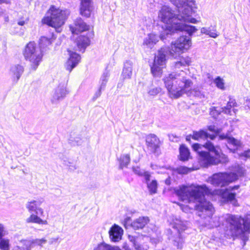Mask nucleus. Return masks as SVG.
<instances>
[{
    "instance_id": "1",
    "label": "nucleus",
    "mask_w": 250,
    "mask_h": 250,
    "mask_svg": "<svg viewBox=\"0 0 250 250\" xmlns=\"http://www.w3.org/2000/svg\"><path fill=\"white\" fill-rule=\"evenodd\" d=\"M239 186L229 187L225 190H215L213 192L206 185H182L174 188V191L179 198L183 202L188 203H193L196 210L197 215L203 219H211L214 208L212 205L205 199V195L213 194H218L228 201H232L235 199L236 193L232 192L237 189Z\"/></svg>"
},
{
    "instance_id": "2",
    "label": "nucleus",
    "mask_w": 250,
    "mask_h": 250,
    "mask_svg": "<svg viewBox=\"0 0 250 250\" xmlns=\"http://www.w3.org/2000/svg\"><path fill=\"white\" fill-rule=\"evenodd\" d=\"M179 14L176 15L169 7L163 6L159 13V18L165 23L166 29L162 33L160 38L164 41L167 39L169 35L178 32L185 31L189 35L195 33L197 29L194 26L188 25L186 22L196 23L197 20L192 18V9L190 6H186L183 8H178Z\"/></svg>"
},
{
    "instance_id": "3",
    "label": "nucleus",
    "mask_w": 250,
    "mask_h": 250,
    "mask_svg": "<svg viewBox=\"0 0 250 250\" xmlns=\"http://www.w3.org/2000/svg\"><path fill=\"white\" fill-rule=\"evenodd\" d=\"M163 81L171 98L177 99L185 94L188 96H193L199 99L205 97L204 93L199 88H191L193 82L186 77L183 71L169 74L163 79Z\"/></svg>"
},
{
    "instance_id": "4",
    "label": "nucleus",
    "mask_w": 250,
    "mask_h": 250,
    "mask_svg": "<svg viewBox=\"0 0 250 250\" xmlns=\"http://www.w3.org/2000/svg\"><path fill=\"white\" fill-rule=\"evenodd\" d=\"M224 219L225 234L228 237H236L240 238L245 245L250 234V214H248L245 218L228 214L224 216Z\"/></svg>"
},
{
    "instance_id": "5",
    "label": "nucleus",
    "mask_w": 250,
    "mask_h": 250,
    "mask_svg": "<svg viewBox=\"0 0 250 250\" xmlns=\"http://www.w3.org/2000/svg\"><path fill=\"white\" fill-rule=\"evenodd\" d=\"M192 147L198 153L199 162L203 167L216 165L219 163L226 164L229 162L228 157L221 153L219 147L214 146L210 141H207L204 145L194 144Z\"/></svg>"
},
{
    "instance_id": "6",
    "label": "nucleus",
    "mask_w": 250,
    "mask_h": 250,
    "mask_svg": "<svg viewBox=\"0 0 250 250\" xmlns=\"http://www.w3.org/2000/svg\"><path fill=\"white\" fill-rule=\"evenodd\" d=\"M70 14L68 9H61L54 5H51L42 19L43 23L54 27L57 32H61V27Z\"/></svg>"
},
{
    "instance_id": "7",
    "label": "nucleus",
    "mask_w": 250,
    "mask_h": 250,
    "mask_svg": "<svg viewBox=\"0 0 250 250\" xmlns=\"http://www.w3.org/2000/svg\"><path fill=\"white\" fill-rule=\"evenodd\" d=\"M43 50L38 47L34 42H29L23 52V56L29 62L31 68L36 70L42 61Z\"/></svg>"
},
{
    "instance_id": "8",
    "label": "nucleus",
    "mask_w": 250,
    "mask_h": 250,
    "mask_svg": "<svg viewBox=\"0 0 250 250\" xmlns=\"http://www.w3.org/2000/svg\"><path fill=\"white\" fill-rule=\"evenodd\" d=\"M180 36L176 41L172 42L169 48V54L173 58H176L191 47L192 43L190 36Z\"/></svg>"
},
{
    "instance_id": "9",
    "label": "nucleus",
    "mask_w": 250,
    "mask_h": 250,
    "mask_svg": "<svg viewBox=\"0 0 250 250\" xmlns=\"http://www.w3.org/2000/svg\"><path fill=\"white\" fill-rule=\"evenodd\" d=\"M169 48H162L155 55L151 67V72L154 77H160L162 76L163 69L166 65V56L169 54Z\"/></svg>"
},
{
    "instance_id": "10",
    "label": "nucleus",
    "mask_w": 250,
    "mask_h": 250,
    "mask_svg": "<svg viewBox=\"0 0 250 250\" xmlns=\"http://www.w3.org/2000/svg\"><path fill=\"white\" fill-rule=\"evenodd\" d=\"M236 176L228 173H217L214 174L208 179L207 182L215 187H223L236 180Z\"/></svg>"
},
{
    "instance_id": "11",
    "label": "nucleus",
    "mask_w": 250,
    "mask_h": 250,
    "mask_svg": "<svg viewBox=\"0 0 250 250\" xmlns=\"http://www.w3.org/2000/svg\"><path fill=\"white\" fill-rule=\"evenodd\" d=\"M172 227L175 229V235L171 237L173 245L177 249H181L183 246L184 239L181 234V232L185 230L186 225L185 223L181 220L175 219L172 223H171Z\"/></svg>"
},
{
    "instance_id": "12",
    "label": "nucleus",
    "mask_w": 250,
    "mask_h": 250,
    "mask_svg": "<svg viewBox=\"0 0 250 250\" xmlns=\"http://www.w3.org/2000/svg\"><path fill=\"white\" fill-rule=\"evenodd\" d=\"M66 84L64 83L60 84L52 91L51 102L53 104H57L63 99L68 94Z\"/></svg>"
},
{
    "instance_id": "13",
    "label": "nucleus",
    "mask_w": 250,
    "mask_h": 250,
    "mask_svg": "<svg viewBox=\"0 0 250 250\" xmlns=\"http://www.w3.org/2000/svg\"><path fill=\"white\" fill-rule=\"evenodd\" d=\"M146 144L148 149L151 152L156 153L160 146L161 142L155 134H150L146 137Z\"/></svg>"
},
{
    "instance_id": "14",
    "label": "nucleus",
    "mask_w": 250,
    "mask_h": 250,
    "mask_svg": "<svg viewBox=\"0 0 250 250\" xmlns=\"http://www.w3.org/2000/svg\"><path fill=\"white\" fill-rule=\"evenodd\" d=\"M69 55V58L65 63V68L69 72L75 67L79 62L81 57L80 56L73 51L68 50Z\"/></svg>"
},
{
    "instance_id": "15",
    "label": "nucleus",
    "mask_w": 250,
    "mask_h": 250,
    "mask_svg": "<svg viewBox=\"0 0 250 250\" xmlns=\"http://www.w3.org/2000/svg\"><path fill=\"white\" fill-rule=\"evenodd\" d=\"M89 25H87L81 18L77 19L73 25L70 26V30L72 34H78L82 32L88 30Z\"/></svg>"
},
{
    "instance_id": "16",
    "label": "nucleus",
    "mask_w": 250,
    "mask_h": 250,
    "mask_svg": "<svg viewBox=\"0 0 250 250\" xmlns=\"http://www.w3.org/2000/svg\"><path fill=\"white\" fill-rule=\"evenodd\" d=\"M109 237L113 242H118L123 234V229L119 226L114 224L109 231Z\"/></svg>"
},
{
    "instance_id": "17",
    "label": "nucleus",
    "mask_w": 250,
    "mask_h": 250,
    "mask_svg": "<svg viewBox=\"0 0 250 250\" xmlns=\"http://www.w3.org/2000/svg\"><path fill=\"white\" fill-rule=\"evenodd\" d=\"M80 14L86 17L90 16L92 10V3L91 0H80Z\"/></svg>"
},
{
    "instance_id": "18",
    "label": "nucleus",
    "mask_w": 250,
    "mask_h": 250,
    "mask_svg": "<svg viewBox=\"0 0 250 250\" xmlns=\"http://www.w3.org/2000/svg\"><path fill=\"white\" fill-rule=\"evenodd\" d=\"M150 174H147L146 175L145 183L147 185V188L150 194L157 193L158 183L156 180H150Z\"/></svg>"
},
{
    "instance_id": "19",
    "label": "nucleus",
    "mask_w": 250,
    "mask_h": 250,
    "mask_svg": "<svg viewBox=\"0 0 250 250\" xmlns=\"http://www.w3.org/2000/svg\"><path fill=\"white\" fill-rule=\"evenodd\" d=\"M219 138L221 140L227 139L229 145L231 146H233V150L240 147L242 146L241 142L238 140L235 139L233 137H228V134H222L219 136Z\"/></svg>"
},
{
    "instance_id": "20",
    "label": "nucleus",
    "mask_w": 250,
    "mask_h": 250,
    "mask_svg": "<svg viewBox=\"0 0 250 250\" xmlns=\"http://www.w3.org/2000/svg\"><path fill=\"white\" fill-rule=\"evenodd\" d=\"M149 221L147 217H140L131 223V227L134 229H142L148 223Z\"/></svg>"
},
{
    "instance_id": "21",
    "label": "nucleus",
    "mask_w": 250,
    "mask_h": 250,
    "mask_svg": "<svg viewBox=\"0 0 250 250\" xmlns=\"http://www.w3.org/2000/svg\"><path fill=\"white\" fill-rule=\"evenodd\" d=\"M133 62L130 61H126L124 65L122 76L124 79L131 78L132 73Z\"/></svg>"
},
{
    "instance_id": "22",
    "label": "nucleus",
    "mask_w": 250,
    "mask_h": 250,
    "mask_svg": "<svg viewBox=\"0 0 250 250\" xmlns=\"http://www.w3.org/2000/svg\"><path fill=\"white\" fill-rule=\"evenodd\" d=\"M215 137V135H209L206 131L203 130H200L198 131H194L192 135V138L195 140L205 139L208 138H209L211 140H213Z\"/></svg>"
},
{
    "instance_id": "23",
    "label": "nucleus",
    "mask_w": 250,
    "mask_h": 250,
    "mask_svg": "<svg viewBox=\"0 0 250 250\" xmlns=\"http://www.w3.org/2000/svg\"><path fill=\"white\" fill-rule=\"evenodd\" d=\"M69 143L73 146L81 145L83 142L81 135L77 132H71L68 139Z\"/></svg>"
},
{
    "instance_id": "24",
    "label": "nucleus",
    "mask_w": 250,
    "mask_h": 250,
    "mask_svg": "<svg viewBox=\"0 0 250 250\" xmlns=\"http://www.w3.org/2000/svg\"><path fill=\"white\" fill-rule=\"evenodd\" d=\"M3 231L0 235V250H10V242L8 239L2 238L7 234V231L5 229L4 226L1 224Z\"/></svg>"
},
{
    "instance_id": "25",
    "label": "nucleus",
    "mask_w": 250,
    "mask_h": 250,
    "mask_svg": "<svg viewBox=\"0 0 250 250\" xmlns=\"http://www.w3.org/2000/svg\"><path fill=\"white\" fill-rule=\"evenodd\" d=\"M159 37L154 34H149L144 39L143 44L148 48H152L153 46L158 42Z\"/></svg>"
},
{
    "instance_id": "26",
    "label": "nucleus",
    "mask_w": 250,
    "mask_h": 250,
    "mask_svg": "<svg viewBox=\"0 0 250 250\" xmlns=\"http://www.w3.org/2000/svg\"><path fill=\"white\" fill-rule=\"evenodd\" d=\"M24 71L23 67L20 64L13 65L10 68V74L18 81Z\"/></svg>"
},
{
    "instance_id": "27",
    "label": "nucleus",
    "mask_w": 250,
    "mask_h": 250,
    "mask_svg": "<svg viewBox=\"0 0 250 250\" xmlns=\"http://www.w3.org/2000/svg\"><path fill=\"white\" fill-rule=\"evenodd\" d=\"M26 222L27 223H36L38 224H48V222L46 220L42 219L37 214H31L29 217L26 219Z\"/></svg>"
},
{
    "instance_id": "28",
    "label": "nucleus",
    "mask_w": 250,
    "mask_h": 250,
    "mask_svg": "<svg viewBox=\"0 0 250 250\" xmlns=\"http://www.w3.org/2000/svg\"><path fill=\"white\" fill-rule=\"evenodd\" d=\"M191 62V59L188 57H182L180 61L174 63V68H180L182 67L188 66Z\"/></svg>"
},
{
    "instance_id": "29",
    "label": "nucleus",
    "mask_w": 250,
    "mask_h": 250,
    "mask_svg": "<svg viewBox=\"0 0 250 250\" xmlns=\"http://www.w3.org/2000/svg\"><path fill=\"white\" fill-rule=\"evenodd\" d=\"M201 33L213 38H216L219 36V34L215 28L211 29V27H202L201 29Z\"/></svg>"
},
{
    "instance_id": "30",
    "label": "nucleus",
    "mask_w": 250,
    "mask_h": 250,
    "mask_svg": "<svg viewBox=\"0 0 250 250\" xmlns=\"http://www.w3.org/2000/svg\"><path fill=\"white\" fill-rule=\"evenodd\" d=\"M180 160L183 161H187L190 156L189 149L185 146L181 145L179 148Z\"/></svg>"
},
{
    "instance_id": "31",
    "label": "nucleus",
    "mask_w": 250,
    "mask_h": 250,
    "mask_svg": "<svg viewBox=\"0 0 250 250\" xmlns=\"http://www.w3.org/2000/svg\"><path fill=\"white\" fill-rule=\"evenodd\" d=\"M141 237H135L134 236L129 235L128 239L130 242H131L134 245V247L136 250H146L142 247L140 245Z\"/></svg>"
},
{
    "instance_id": "32",
    "label": "nucleus",
    "mask_w": 250,
    "mask_h": 250,
    "mask_svg": "<svg viewBox=\"0 0 250 250\" xmlns=\"http://www.w3.org/2000/svg\"><path fill=\"white\" fill-rule=\"evenodd\" d=\"M41 202L40 201L32 200L27 203L26 207L29 212H35L38 210V208H39Z\"/></svg>"
},
{
    "instance_id": "33",
    "label": "nucleus",
    "mask_w": 250,
    "mask_h": 250,
    "mask_svg": "<svg viewBox=\"0 0 250 250\" xmlns=\"http://www.w3.org/2000/svg\"><path fill=\"white\" fill-rule=\"evenodd\" d=\"M90 41L89 39L85 36H80L77 41V44L78 48L80 49H83L89 45Z\"/></svg>"
},
{
    "instance_id": "34",
    "label": "nucleus",
    "mask_w": 250,
    "mask_h": 250,
    "mask_svg": "<svg viewBox=\"0 0 250 250\" xmlns=\"http://www.w3.org/2000/svg\"><path fill=\"white\" fill-rule=\"evenodd\" d=\"M52 38H48L44 36H42L40 40L39 44L40 48L42 50H45L46 47L52 43Z\"/></svg>"
},
{
    "instance_id": "35",
    "label": "nucleus",
    "mask_w": 250,
    "mask_h": 250,
    "mask_svg": "<svg viewBox=\"0 0 250 250\" xmlns=\"http://www.w3.org/2000/svg\"><path fill=\"white\" fill-rule=\"evenodd\" d=\"M169 1L178 8H185L186 6H189L188 1L191 0H169Z\"/></svg>"
},
{
    "instance_id": "36",
    "label": "nucleus",
    "mask_w": 250,
    "mask_h": 250,
    "mask_svg": "<svg viewBox=\"0 0 250 250\" xmlns=\"http://www.w3.org/2000/svg\"><path fill=\"white\" fill-rule=\"evenodd\" d=\"M21 243L22 246V250H31L34 247L33 240H22L21 241Z\"/></svg>"
},
{
    "instance_id": "37",
    "label": "nucleus",
    "mask_w": 250,
    "mask_h": 250,
    "mask_svg": "<svg viewBox=\"0 0 250 250\" xmlns=\"http://www.w3.org/2000/svg\"><path fill=\"white\" fill-rule=\"evenodd\" d=\"M130 162V157L128 154L122 155L120 159V167L123 168L124 167L127 166Z\"/></svg>"
},
{
    "instance_id": "38",
    "label": "nucleus",
    "mask_w": 250,
    "mask_h": 250,
    "mask_svg": "<svg viewBox=\"0 0 250 250\" xmlns=\"http://www.w3.org/2000/svg\"><path fill=\"white\" fill-rule=\"evenodd\" d=\"M213 82L217 88L222 90L225 89V82L223 79L218 76L214 80Z\"/></svg>"
},
{
    "instance_id": "39",
    "label": "nucleus",
    "mask_w": 250,
    "mask_h": 250,
    "mask_svg": "<svg viewBox=\"0 0 250 250\" xmlns=\"http://www.w3.org/2000/svg\"><path fill=\"white\" fill-rule=\"evenodd\" d=\"M235 172H229V174H233L236 176V180L239 177L242 176L245 173V169L242 167L238 166L237 167H236Z\"/></svg>"
},
{
    "instance_id": "40",
    "label": "nucleus",
    "mask_w": 250,
    "mask_h": 250,
    "mask_svg": "<svg viewBox=\"0 0 250 250\" xmlns=\"http://www.w3.org/2000/svg\"><path fill=\"white\" fill-rule=\"evenodd\" d=\"M98 247L100 250H121L118 247L112 246L106 244H102Z\"/></svg>"
},
{
    "instance_id": "41",
    "label": "nucleus",
    "mask_w": 250,
    "mask_h": 250,
    "mask_svg": "<svg viewBox=\"0 0 250 250\" xmlns=\"http://www.w3.org/2000/svg\"><path fill=\"white\" fill-rule=\"evenodd\" d=\"M132 170L133 172L136 174L138 175L139 176H144L145 179H146V175L148 174H150L149 172L145 171L144 169H141L139 167H133Z\"/></svg>"
},
{
    "instance_id": "42",
    "label": "nucleus",
    "mask_w": 250,
    "mask_h": 250,
    "mask_svg": "<svg viewBox=\"0 0 250 250\" xmlns=\"http://www.w3.org/2000/svg\"><path fill=\"white\" fill-rule=\"evenodd\" d=\"M235 102L233 101H229L227 105L224 108H221L222 112L227 114H231V108L232 106H234Z\"/></svg>"
},
{
    "instance_id": "43",
    "label": "nucleus",
    "mask_w": 250,
    "mask_h": 250,
    "mask_svg": "<svg viewBox=\"0 0 250 250\" xmlns=\"http://www.w3.org/2000/svg\"><path fill=\"white\" fill-rule=\"evenodd\" d=\"M109 74L108 72H105L103 73V75L101 77V89L104 88V86H105V84L107 82L108 78L109 77Z\"/></svg>"
},
{
    "instance_id": "44",
    "label": "nucleus",
    "mask_w": 250,
    "mask_h": 250,
    "mask_svg": "<svg viewBox=\"0 0 250 250\" xmlns=\"http://www.w3.org/2000/svg\"><path fill=\"white\" fill-rule=\"evenodd\" d=\"M221 112L222 110L220 107H212L210 109V114L213 118H216Z\"/></svg>"
},
{
    "instance_id": "45",
    "label": "nucleus",
    "mask_w": 250,
    "mask_h": 250,
    "mask_svg": "<svg viewBox=\"0 0 250 250\" xmlns=\"http://www.w3.org/2000/svg\"><path fill=\"white\" fill-rule=\"evenodd\" d=\"M33 240V245L35 247V246H39L41 247H43V245L45 244L47 240L45 238H42V239H32Z\"/></svg>"
},
{
    "instance_id": "46",
    "label": "nucleus",
    "mask_w": 250,
    "mask_h": 250,
    "mask_svg": "<svg viewBox=\"0 0 250 250\" xmlns=\"http://www.w3.org/2000/svg\"><path fill=\"white\" fill-rule=\"evenodd\" d=\"M192 170L191 168H188L186 167L181 166L177 168L176 171L179 174H185L191 171Z\"/></svg>"
},
{
    "instance_id": "47",
    "label": "nucleus",
    "mask_w": 250,
    "mask_h": 250,
    "mask_svg": "<svg viewBox=\"0 0 250 250\" xmlns=\"http://www.w3.org/2000/svg\"><path fill=\"white\" fill-rule=\"evenodd\" d=\"M162 90L160 87H152L150 88L147 92L150 96H155L159 94Z\"/></svg>"
},
{
    "instance_id": "48",
    "label": "nucleus",
    "mask_w": 250,
    "mask_h": 250,
    "mask_svg": "<svg viewBox=\"0 0 250 250\" xmlns=\"http://www.w3.org/2000/svg\"><path fill=\"white\" fill-rule=\"evenodd\" d=\"M208 129L209 131L214 132L217 134L220 133L222 131L221 129H218L214 125L209 126Z\"/></svg>"
},
{
    "instance_id": "49",
    "label": "nucleus",
    "mask_w": 250,
    "mask_h": 250,
    "mask_svg": "<svg viewBox=\"0 0 250 250\" xmlns=\"http://www.w3.org/2000/svg\"><path fill=\"white\" fill-rule=\"evenodd\" d=\"M130 221L131 218L129 217H126L124 221V225L126 229H127L129 226H131V223H130Z\"/></svg>"
},
{
    "instance_id": "50",
    "label": "nucleus",
    "mask_w": 250,
    "mask_h": 250,
    "mask_svg": "<svg viewBox=\"0 0 250 250\" xmlns=\"http://www.w3.org/2000/svg\"><path fill=\"white\" fill-rule=\"evenodd\" d=\"M35 213L36 214H37V215H39L40 216H41V217H43L44 216V211H43V209H42V208H38V210L35 212Z\"/></svg>"
},
{
    "instance_id": "51",
    "label": "nucleus",
    "mask_w": 250,
    "mask_h": 250,
    "mask_svg": "<svg viewBox=\"0 0 250 250\" xmlns=\"http://www.w3.org/2000/svg\"><path fill=\"white\" fill-rule=\"evenodd\" d=\"M220 219L219 218H218V217H214L213 218V220L214 221L213 222V224H210L211 225L212 227H218V226H220V224L219 222H215V221H218V219Z\"/></svg>"
},
{
    "instance_id": "52",
    "label": "nucleus",
    "mask_w": 250,
    "mask_h": 250,
    "mask_svg": "<svg viewBox=\"0 0 250 250\" xmlns=\"http://www.w3.org/2000/svg\"><path fill=\"white\" fill-rule=\"evenodd\" d=\"M101 89H101V87H100V89L95 93V94L93 97V99L94 100H96V99H97L98 97H99L101 96Z\"/></svg>"
},
{
    "instance_id": "53",
    "label": "nucleus",
    "mask_w": 250,
    "mask_h": 250,
    "mask_svg": "<svg viewBox=\"0 0 250 250\" xmlns=\"http://www.w3.org/2000/svg\"><path fill=\"white\" fill-rule=\"evenodd\" d=\"M59 237L51 238L50 240V241H49V244H52L54 243L57 242L58 241V240H59Z\"/></svg>"
},
{
    "instance_id": "54",
    "label": "nucleus",
    "mask_w": 250,
    "mask_h": 250,
    "mask_svg": "<svg viewBox=\"0 0 250 250\" xmlns=\"http://www.w3.org/2000/svg\"><path fill=\"white\" fill-rule=\"evenodd\" d=\"M246 105L250 109V99L246 101Z\"/></svg>"
},
{
    "instance_id": "55",
    "label": "nucleus",
    "mask_w": 250,
    "mask_h": 250,
    "mask_svg": "<svg viewBox=\"0 0 250 250\" xmlns=\"http://www.w3.org/2000/svg\"><path fill=\"white\" fill-rule=\"evenodd\" d=\"M12 250H22V249L20 246H17L14 247Z\"/></svg>"
},
{
    "instance_id": "56",
    "label": "nucleus",
    "mask_w": 250,
    "mask_h": 250,
    "mask_svg": "<svg viewBox=\"0 0 250 250\" xmlns=\"http://www.w3.org/2000/svg\"><path fill=\"white\" fill-rule=\"evenodd\" d=\"M18 24L19 25L22 26L25 24V22L23 21H20L18 22Z\"/></svg>"
},
{
    "instance_id": "57",
    "label": "nucleus",
    "mask_w": 250,
    "mask_h": 250,
    "mask_svg": "<svg viewBox=\"0 0 250 250\" xmlns=\"http://www.w3.org/2000/svg\"><path fill=\"white\" fill-rule=\"evenodd\" d=\"M3 3H9V1L7 0H0V4Z\"/></svg>"
},
{
    "instance_id": "58",
    "label": "nucleus",
    "mask_w": 250,
    "mask_h": 250,
    "mask_svg": "<svg viewBox=\"0 0 250 250\" xmlns=\"http://www.w3.org/2000/svg\"><path fill=\"white\" fill-rule=\"evenodd\" d=\"M191 138H192V136L191 135H189V136H187L186 137V140L187 141H190V139Z\"/></svg>"
},
{
    "instance_id": "59",
    "label": "nucleus",
    "mask_w": 250,
    "mask_h": 250,
    "mask_svg": "<svg viewBox=\"0 0 250 250\" xmlns=\"http://www.w3.org/2000/svg\"><path fill=\"white\" fill-rule=\"evenodd\" d=\"M2 231H3L2 228L1 226V224H0V235H1Z\"/></svg>"
},
{
    "instance_id": "60",
    "label": "nucleus",
    "mask_w": 250,
    "mask_h": 250,
    "mask_svg": "<svg viewBox=\"0 0 250 250\" xmlns=\"http://www.w3.org/2000/svg\"><path fill=\"white\" fill-rule=\"evenodd\" d=\"M94 250H100V249H99L98 247H97L94 249Z\"/></svg>"
},
{
    "instance_id": "61",
    "label": "nucleus",
    "mask_w": 250,
    "mask_h": 250,
    "mask_svg": "<svg viewBox=\"0 0 250 250\" xmlns=\"http://www.w3.org/2000/svg\"><path fill=\"white\" fill-rule=\"evenodd\" d=\"M171 137H174V136L173 135H169V139H170V140L171 139Z\"/></svg>"
},
{
    "instance_id": "62",
    "label": "nucleus",
    "mask_w": 250,
    "mask_h": 250,
    "mask_svg": "<svg viewBox=\"0 0 250 250\" xmlns=\"http://www.w3.org/2000/svg\"><path fill=\"white\" fill-rule=\"evenodd\" d=\"M124 249H125V250H130L129 249L126 248L125 247H124Z\"/></svg>"
},
{
    "instance_id": "63",
    "label": "nucleus",
    "mask_w": 250,
    "mask_h": 250,
    "mask_svg": "<svg viewBox=\"0 0 250 250\" xmlns=\"http://www.w3.org/2000/svg\"><path fill=\"white\" fill-rule=\"evenodd\" d=\"M182 210H184V211H187V208L186 207V208H185V209H184L183 208H182Z\"/></svg>"
},
{
    "instance_id": "64",
    "label": "nucleus",
    "mask_w": 250,
    "mask_h": 250,
    "mask_svg": "<svg viewBox=\"0 0 250 250\" xmlns=\"http://www.w3.org/2000/svg\"><path fill=\"white\" fill-rule=\"evenodd\" d=\"M4 12H5V11H0V13H3Z\"/></svg>"
}]
</instances>
